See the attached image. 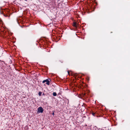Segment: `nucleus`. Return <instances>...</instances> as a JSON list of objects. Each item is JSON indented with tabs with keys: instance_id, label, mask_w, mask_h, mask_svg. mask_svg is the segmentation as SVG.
<instances>
[{
	"instance_id": "1",
	"label": "nucleus",
	"mask_w": 130,
	"mask_h": 130,
	"mask_svg": "<svg viewBox=\"0 0 130 130\" xmlns=\"http://www.w3.org/2000/svg\"><path fill=\"white\" fill-rule=\"evenodd\" d=\"M43 109L42 107H39L37 109V112L38 113H42L43 111Z\"/></svg>"
},
{
	"instance_id": "2",
	"label": "nucleus",
	"mask_w": 130,
	"mask_h": 130,
	"mask_svg": "<svg viewBox=\"0 0 130 130\" xmlns=\"http://www.w3.org/2000/svg\"><path fill=\"white\" fill-rule=\"evenodd\" d=\"M49 80H50V79H47L46 80H43L42 82L43 83H44L45 82H46V84L49 85L50 84V82Z\"/></svg>"
},
{
	"instance_id": "3",
	"label": "nucleus",
	"mask_w": 130,
	"mask_h": 130,
	"mask_svg": "<svg viewBox=\"0 0 130 130\" xmlns=\"http://www.w3.org/2000/svg\"><path fill=\"white\" fill-rule=\"evenodd\" d=\"M73 26L76 28H77L78 26H79V25L75 22L73 23Z\"/></svg>"
},
{
	"instance_id": "4",
	"label": "nucleus",
	"mask_w": 130,
	"mask_h": 130,
	"mask_svg": "<svg viewBox=\"0 0 130 130\" xmlns=\"http://www.w3.org/2000/svg\"><path fill=\"white\" fill-rule=\"evenodd\" d=\"M53 95L54 96H56L57 95V93L55 92H54L53 93Z\"/></svg>"
},
{
	"instance_id": "5",
	"label": "nucleus",
	"mask_w": 130,
	"mask_h": 130,
	"mask_svg": "<svg viewBox=\"0 0 130 130\" xmlns=\"http://www.w3.org/2000/svg\"><path fill=\"white\" fill-rule=\"evenodd\" d=\"M0 24H1V23L2 24L3 22H2V20L1 19H0Z\"/></svg>"
},
{
	"instance_id": "6",
	"label": "nucleus",
	"mask_w": 130,
	"mask_h": 130,
	"mask_svg": "<svg viewBox=\"0 0 130 130\" xmlns=\"http://www.w3.org/2000/svg\"><path fill=\"white\" fill-rule=\"evenodd\" d=\"M41 92H39V95L40 96L41 95Z\"/></svg>"
},
{
	"instance_id": "7",
	"label": "nucleus",
	"mask_w": 130,
	"mask_h": 130,
	"mask_svg": "<svg viewBox=\"0 0 130 130\" xmlns=\"http://www.w3.org/2000/svg\"><path fill=\"white\" fill-rule=\"evenodd\" d=\"M95 114L94 113H92V115L93 116H94V115H95Z\"/></svg>"
},
{
	"instance_id": "8",
	"label": "nucleus",
	"mask_w": 130,
	"mask_h": 130,
	"mask_svg": "<svg viewBox=\"0 0 130 130\" xmlns=\"http://www.w3.org/2000/svg\"><path fill=\"white\" fill-rule=\"evenodd\" d=\"M52 115L54 116V112H53V113H52Z\"/></svg>"
},
{
	"instance_id": "9",
	"label": "nucleus",
	"mask_w": 130,
	"mask_h": 130,
	"mask_svg": "<svg viewBox=\"0 0 130 130\" xmlns=\"http://www.w3.org/2000/svg\"><path fill=\"white\" fill-rule=\"evenodd\" d=\"M68 73H69V72H68Z\"/></svg>"
},
{
	"instance_id": "10",
	"label": "nucleus",
	"mask_w": 130,
	"mask_h": 130,
	"mask_svg": "<svg viewBox=\"0 0 130 130\" xmlns=\"http://www.w3.org/2000/svg\"><path fill=\"white\" fill-rule=\"evenodd\" d=\"M87 126V125H86V126Z\"/></svg>"
}]
</instances>
